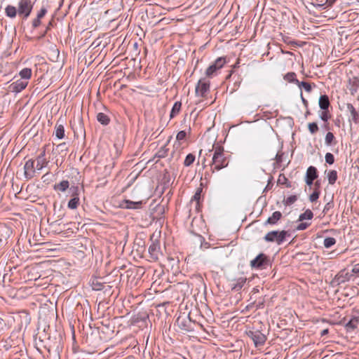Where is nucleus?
Listing matches in <instances>:
<instances>
[{"label":"nucleus","mask_w":359,"mask_h":359,"mask_svg":"<svg viewBox=\"0 0 359 359\" xmlns=\"http://www.w3.org/2000/svg\"><path fill=\"white\" fill-rule=\"evenodd\" d=\"M337 0H326L325 4H320L316 5V7L322 8H326L327 7L332 6Z\"/></svg>","instance_id":"obj_35"},{"label":"nucleus","mask_w":359,"mask_h":359,"mask_svg":"<svg viewBox=\"0 0 359 359\" xmlns=\"http://www.w3.org/2000/svg\"><path fill=\"white\" fill-rule=\"evenodd\" d=\"M72 198L68 202L67 207L69 209L74 210L77 208L79 205V187L76 186H72L69 189Z\"/></svg>","instance_id":"obj_6"},{"label":"nucleus","mask_w":359,"mask_h":359,"mask_svg":"<svg viewBox=\"0 0 359 359\" xmlns=\"http://www.w3.org/2000/svg\"><path fill=\"white\" fill-rule=\"evenodd\" d=\"M336 243V239L332 237H327L324 239L323 245L326 248H330Z\"/></svg>","instance_id":"obj_29"},{"label":"nucleus","mask_w":359,"mask_h":359,"mask_svg":"<svg viewBox=\"0 0 359 359\" xmlns=\"http://www.w3.org/2000/svg\"><path fill=\"white\" fill-rule=\"evenodd\" d=\"M311 224V223L309 222H302L300 224H299L297 227H296V229L297 231H302V230H304L306 229L308 226H309Z\"/></svg>","instance_id":"obj_41"},{"label":"nucleus","mask_w":359,"mask_h":359,"mask_svg":"<svg viewBox=\"0 0 359 359\" xmlns=\"http://www.w3.org/2000/svg\"><path fill=\"white\" fill-rule=\"evenodd\" d=\"M5 14L10 18H14L18 14V9L14 6L8 5L5 8Z\"/></svg>","instance_id":"obj_18"},{"label":"nucleus","mask_w":359,"mask_h":359,"mask_svg":"<svg viewBox=\"0 0 359 359\" xmlns=\"http://www.w3.org/2000/svg\"><path fill=\"white\" fill-rule=\"evenodd\" d=\"M28 84L27 81L19 79L16 81L12 83L10 85V88L11 89L12 92H15L16 93H18L21 92L22 90H24Z\"/></svg>","instance_id":"obj_10"},{"label":"nucleus","mask_w":359,"mask_h":359,"mask_svg":"<svg viewBox=\"0 0 359 359\" xmlns=\"http://www.w3.org/2000/svg\"><path fill=\"white\" fill-rule=\"evenodd\" d=\"M349 84V90L351 95H354L359 89V79L358 78H353L350 79Z\"/></svg>","instance_id":"obj_19"},{"label":"nucleus","mask_w":359,"mask_h":359,"mask_svg":"<svg viewBox=\"0 0 359 359\" xmlns=\"http://www.w3.org/2000/svg\"><path fill=\"white\" fill-rule=\"evenodd\" d=\"M214 154L212 159V172L219 171L228 166L229 161L224 154V148L213 145Z\"/></svg>","instance_id":"obj_1"},{"label":"nucleus","mask_w":359,"mask_h":359,"mask_svg":"<svg viewBox=\"0 0 359 359\" xmlns=\"http://www.w3.org/2000/svg\"><path fill=\"white\" fill-rule=\"evenodd\" d=\"M32 0H19L18 3V13L20 16L27 18L33 8Z\"/></svg>","instance_id":"obj_3"},{"label":"nucleus","mask_w":359,"mask_h":359,"mask_svg":"<svg viewBox=\"0 0 359 359\" xmlns=\"http://www.w3.org/2000/svg\"><path fill=\"white\" fill-rule=\"evenodd\" d=\"M150 257L153 259H158L160 255V243L158 241H153L149 247Z\"/></svg>","instance_id":"obj_9"},{"label":"nucleus","mask_w":359,"mask_h":359,"mask_svg":"<svg viewBox=\"0 0 359 359\" xmlns=\"http://www.w3.org/2000/svg\"><path fill=\"white\" fill-rule=\"evenodd\" d=\"M282 214L279 211L274 212L266 221L265 224H275L281 218Z\"/></svg>","instance_id":"obj_16"},{"label":"nucleus","mask_w":359,"mask_h":359,"mask_svg":"<svg viewBox=\"0 0 359 359\" xmlns=\"http://www.w3.org/2000/svg\"><path fill=\"white\" fill-rule=\"evenodd\" d=\"M46 13L47 10L45 8H41L39 12L38 13L36 18L39 19H41L42 18H43Z\"/></svg>","instance_id":"obj_44"},{"label":"nucleus","mask_w":359,"mask_h":359,"mask_svg":"<svg viewBox=\"0 0 359 359\" xmlns=\"http://www.w3.org/2000/svg\"><path fill=\"white\" fill-rule=\"evenodd\" d=\"M325 161L327 163L332 165L334 162V157L331 153H327L325 156Z\"/></svg>","instance_id":"obj_37"},{"label":"nucleus","mask_w":359,"mask_h":359,"mask_svg":"<svg viewBox=\"0 0 359 359\" xmlns=\"http://www.w3.org/2000/svg\"><path fill=\"white\" fill-rule=\"evenodd\" d=\"M210 82L205 79H200L196 86V94L197 96L203 97L209 90Z\"/></svg>","instance_id":"obj_7"},{"label":"nucleus","mask_w":359,"mask_h":359,"mask_svg":"<svg viewBox=\"0 0 359 359\" xmlns=\"http://www.w3.org/2000/svg\"><path fill=\"white\" fill-rule=\"evenodd\" d=\"M313 217V214L311 210H306L304 213L301 214L299 217V221L304 219H311Z\"/></svg>","instance_id":"obj_28"},{"label":"nucleus","mask_w":359,"mask_h":359,"mask_svg":"<svg viewBox=\"0 0 359 359\" xmlns=\"http://www.w3.org/2000/svg\"><path fill=\"white\" fill-rule=\"evenodd\" d=\"M347 110L350 112L352 120L355 123H358L359 121V113L355 110L353 105L352 104H347L346 105Z\"/></svg>","instance_id":"obj_15"},{"label":"nucleus","mask_w":359,"mask_h":359,"mask_svg":"<svg viewBox=\"0 0 359 359\" xmlns=\"http://www.w3.org/2000/svg\"><path fill=\"white\" fill-rule=\"evenodd\" d=\"M168 149L165 146L162 147L156 154L158 158H164L167 156Z\"/></svg>","instance_id":"obj_33"},{"label":"nucleus","mask_w":359,"mask_h":359,"mask_svg":"<svg viewBox=\"0 0 359 359\" xmlns=\"http://www.w3.org/2000/svg\"><path fill=\"white\" fill-rule=\"evenodd\" d=\"M201 189H198L192 198V201H196L198 203L201 197Z\"/></svg>","instance_id":"obj_43"},{"label":"nucleus","mask_w":359,"mask_h":359,"mask_svg":"<svg viewBox=\"0 0 359 359\" xmlns=\"http://www.w3.org/2000/svg\"><path fill=\"white\" fill-rule=\"evenodd\" d=\"M318 177L317 169L314 166H309L307 168L306 176H305V182L308 186H311L313 184L314 180Z\"/></svg>","instance_id":"obj_8"},{"label":"nucleus","mask_w":359,"mask_h":359,"mask_svg":"<svg viewBox=\"0 0 359 359\" xmlns=\"http://www.w3.org/2000/svg\"><path fill=\"white\" fill-rule=\"evenodd\" d=\"M182 104L180 102H176L172 106L171 112H170V117L172 118L175 116H176L180 111Z\"/></svg>","instance_id":"obj_27"},{"label":"nucleus","mask_w":359,"mask_h":359,"mask_svg":"<svg viewBox=\"0 0 359 359\" xmlns=\"http://www.w3.org/2000/svg\"><path fill=\"white\" fill-rule=\"evenodd\" d=\"M48 162L45 158V151H43L36 158V168L38 170H41L42 168L46 166Z\"/></svg>","instance_id":"obj_12"},{"label":"nucleus","mask_w":359,"mask_h":359,"mask_svg":"<svg viewBox=\"0 0 359 359\" xmlns=\"http://www.w3.org/2000/svg\"><path fill=\"white\" fill-rule=\"evenodd\" d=\"M194 160L195 156L192 154H189L186 156L185 160L184 161V165L185 166H189L194 163Z\"/></svg>","instance_id":"obj_34"},{"label":"nucleus","mask_w":359,"mask_h":359,"mask_svg":"<svg viewBox=\"0 0 359 359\" xmlns=\"http://www.w3.org/2000/svg\"><path fill=\"white\" fill-rule=\"evenodd\" d=\"M248 335L252 339L256 346L263 345L266 340V335L259 330H250Z\"/></svg>","instance_id":"obj_5"},{"label":"nucleus","mask_w":359,"mask_h":359,"mask_svg":"<svg viewBox=\"0 0 359 359\" xmlns=\"http://www.w3.org/2000/svg\"><path fill=\"white\" fill-rule=\"evenodd\" d=\"M69 187V183L67 180H62L60 183L54 185V189L62 192L65 191Z\"/></svg>","instance_id":"obj_22"},{"label":"nucleus","mask_w":359,"mask_h":359,"mask_svg":"<svg viewBox=\"0 0 359 359\" xmlns=\"http://www.w3.org/2000/svg\"><path fill=\"white\" fill-rule=\"evenodd\" d=\"M297 200V197L294 195L288 196L285 200V204L290 205Z\"/></svg>","instance_id":"obj_38"},{"label":"nucleus","mask_w":359,"mask_h":359,"mask_svg":"<svg viewBox=\"0 0 359 359\" xmlns=\"http://www.w3.org/2000/svg\"><path fill=\"white\" fill-rule=\"evenodd\" d=\"M353 273H359V264H355L352 269Z\"/></svg>","instance_id":"obj_46"},{"label":"nucleus","mask_w":359,"mask_h":359,"mask_svg":"<svg viewBox=\"0 0 359 359\" xmlns=\"http://www.w3.org/2000/svg\"><path fill=\"white\" fill-rule=\"evenodd\" d=\"M55 136L57 138L62 140L65 137V128L62 124L57 123L55 126Z\"/></svg>","instance_id":"obj_21"},{"label":"nucleus","mask_w":359,"mask_h":359,"mask_svg":"<svg viewBox=\"0 0 359 359\" xmlns=\"http://www.w3.org/2000/svg\"><path fill=\"white\" fill-rule=\"evenodd\" d=\"M334 140V136L332 133L328 132L325 138V143L327 146H330L332 144L333 140Z\"/></svg>","instance_id":"obj_32"},{"label":"nucleus","mask_w":359,"mask_h":359,"mask_svg":"<svg viewBox=\"0 0 359 359\" xmlns=\"http://www.w3.org/2000/svg\"><path fill=\"white\" fill-rule=\"evenodd\" d=\"M309 130L311 134H315L318 130V126L316 123H309L308 125Z\"/></svg>","instance_id":"obj_36"},{"label":"nucleus","mask_w":359,"mask_h":359,"mask_svg":"<svg viewBox=\"0 0 359 359\" xmlns=\"http://www.w3.org/2000/svg\"><path fill=\"white\" fill-rule=\"evenodd\" d=\"M297 84L299 88H303L304 90H306L308 93H310L311 91V86L310 83L307 82H299V81H297Z\"/></svg>","instance_id":"obj_31"},{"label":"nucleus","mask_w":359,"mask_h":359,"mask_svg":"<svg viewBox=\"0 0 359 359\" xmlns=\"http://www.w3.org/2000/svg\"><path fill=\"white\" fill-rule=\"evenodd\" d=\"M328 332V330H323L322 332H321V335L323 336V335H325L326 334H327Z\"/></svg>","instance_id":"obj_47"},{"label":"nucleus","mask_w":359,"mask_h":359,"mask_svg":"<svg viewBox=\"0 0 359 359\" xmlns=\"http://www.w3.org/2000/svg\"><path fill=\"white\" fill-rule=\"evenodd\" d=\"M266 260V256L264 254H260L251 261V266L255 268H259Z\"/></svg>","instance_id":"obj_14"},{"label":"nucleus","mask_w":359,"mask_h":359,"mask_svg":"<svg viewBox=\"0 0 359 359\" xmlns=\"http://www.w3.org/2000/svg\"><path fill=\"white\" fill-rule=\"evenodd\" d=\"M97 119L102 125H107L109 123L108 116L102 112L97 114Z\"/></svg>","instance_id":"obj_24"},{"label":"nucleus","mask_w":359,"mask_h":359,"mask_svg":"<svg viewBox=\"0 0 359 359\" xmlns=\"http://www.w3.org/2000/svg\"><path fill=\"white\" fill-rule=\"evenodd\" d=\"M19 75L22 80L27 81L32 76V69L29 68H24L20 72Z\"/></svg>","instance_id":"obj_23"},{"label":"nucleus","mask_w":359,"mask_h":359,"mask_svg":"<svg viewBox=\"0 0 359 359\" xmlns=\"http://www.w3.org/2000/svg\"><path fill=\"white\" fill-rule=\"evenodd\" d=\"M284 79L288 82H294L297 83L296 74L294 72H289L284 76Z\"/></svg>","instance_id":"obj_30"},{"label":"nucleus","mask_w":359,"mask_h":359,"mask_svg":"<svg viewBox=\"0 0 359 359\" xmlns=\"http://www.w3.org/2000/svg\"><path fill=\"white\" fill-rule=\"evenodd\" d=\"M225 62L226 60L224 57H218L214 63L210 65L206 69L205 75L208 77L213 76L215 72L224 65Z\"/></svg>","instance_id":"obj_4"},{"label":"nucleus","mask_w":359,"mask_h":359,"mask_svg":"<svg viewBox=\"0 0 359 359\" xmlns=\"http://www.w3.org/2000/svg\"><path fill=\"white\" fill-rule=\"evenodd\" d=\"M94 290H100L102 289V286L99 285L97 287H93Z\"/></svg>","instance_id":"obj_48"},{"label":"nucleus","mask_w":359,"mask_h":359,"mask_svg":"<svg viewBox=\"0 0 359 359\" xmlns=\"http://www.w3.org/2000/svg\"><path fill=\"white\" fill-rule=\"evenodd\" d=\"M245 281H246V279L245 278H238L236 280V283L233 285L232 290L238 291L243 287L244 284L245 283Z\"/></svg>","instance_id":"obj_26"},{"label":"nucleus","mask_w":359,"mask_h":359,"mask_svg":"<svg viewBox=\"0 0 359 359\" xmlns=\"http://www.w3.org/2000/svg\"><path fill=\"white\" fill-rule=\"evenodd\" d=\"M319 116H320V118H321L323 121H325V122L327 121H328V119L330 118V116H329V115H328V111H327V110H323V111L320 113Z\"/></svg>","instance_id":"obj_40"},{"label":"nucleus","mask_w":359,"mask_h":359,"mask_svg":"<svg viewBox=\"0 0 359 359\" xmlns=\"http://www.w3.org/2000/svg\"><path fill=\"white\" fill-rule=\"evenodd\" d=\"M34 164L35 162L32 160H28L24 166L25 169V175L27 178H32L34 177V174L35 172L34 170Z\"/></svg>","instance_id":"obj_11"},{"label":"nucleus","mask_w":359,"mask_h":359,"mask_svg":"<svg viewBox=\"0 0 359 359\" xmlns=\"http://www.w3.org/2000/svg\"><path fill=\"white\" fill-rule=\"evenodd\" d=\"M320 196V191L318 190H315L309 197V199L311 202H314L318 200Z\"/></svg>","instance_id":"obj_39"},{"label":"nucleus","mask_w":359,"mask_h":359,"mask_svg":"<svg viewBox=\"0 0 359 359\" xmlns=\"http://www.w3.org/2000/svg\"><path fill=\"white\" fill-rule=\"evenodd\" d=\"M327 178L330 184H334L337 180V172L336 170H330L327 173Z\"/></svg>","instance_id":"obj_25"},{"label":"nucleus","mask_w":359,"mask_h":359,"mask_svg":"<svg viewBox=\"0 0 359 359\" xmlns=\"http://www.w3.org/2000/svg\"><path fill=\"white\" fill-rule=\"evenodd\" d=\"M330 106L329 98L327 95H321L319 98V107L323 110H327Z\"/></svg>","instance_id":"obj_20"},{"label":"nucleus","mask_w":359,"mask_h":359,"mask_svg":"<svg viewBox=\"0 0 359 359\" xmlns=\"http://www.w3.org/2000/svg\"><path fill=\"white\" fill-rule=\"evenodd\" d=\"M290 236V232L287 231H272L265 235L264 240L267 242H275L278 245H280L285 241L287 237Z\"/></svg>","instance_id":"obj_2"},{"label":"nucleus","mask_w":359,"mask_h":359,"mask_svg":"<svg viewBox=\"0 0 359 359\" xmlns=\"http://www.w3.org/2000/svg\"><path fill=\"white\" fill-rule=\"evenodd\" d=\"M186 132L184 130H181L178 132V133L177 134L176 138L177 140H183L186 137Z\"/></svg>","instance_id":"obj_42"},{"label":"nucleus","mask_w":359,"mask_h":359,"mask_svg":"<svg viewBox=\"0 0 359 359\" xmlns=\"http://www.w3.org/2000/svg\"><path fill=\"white\" fill-rule=\"evenodd\" d=\"M359 325V316H353L346 324V327L348 330H353L358 327Z\"/></svg>","instance_id":"obj_17"},{"label":"nucleus","mask_w":359,"mask_h":359,"mask_svg":"<svg viewBox=\"0 0 359 359\" xmlns=\"http://www.w3.org/2000/svg\"><path fill=\"white\" fill-rule=\"evenodd\" d=\"M122 208H126V209H139L142 206V202L137 201V202H133L131 201L126 200L123 202L121 204Z\"/></svg>","instance_id":"obj_13"},{"label":"nucleus","mask_w":359,"mask_h":359,"mask_svg":"<svg viewBox=\"0 0 359 359\" xmlns=\"http://www.w3.org/2000/svg\"><path fill=\"white\" fill-rule=\"evenodd\" d=\"M41 24V19H39V18H36L33 20V22H32V25L34 27H37L40 25Z\"/></svg>","instance_id":"obj_45"}]
</instances>
